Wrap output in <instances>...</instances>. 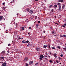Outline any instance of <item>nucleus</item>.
Segmentation results:
<instances>
[{"instance_id":"1","label":"nucleus","mask_w":66,"mask_h":66,"mask_svg":"<svg viewBox=\"0 0 66 66\" xmlns=\"http://www.w3.org/2000/svg\"><path fill=\"white\" fill-rule=\"evenodd\" d=\"M20 29L21 30V31H23L24 29V28L23 27H22L21 28H20Z\"/></svg>"},{"instance_id":"2","label":"nucleus","mask_w":66,"mask_h":66,"mask_svg":"<svg viewBox=\"0 0 66 66\" xmlns=\"http://www.w3.org/2000/svg\"><path fill=\"white\" fill-rule=\"evenodd\" d=\"M6 62H4L2 63V66H6Z\"/></svg>"},{"instance_id":"3","label":"nucleus","mask_w":66,"mask_h":66,"mask_svg":"<svg viewBox=\"0 0 66 66\" xmlns=\"http://www.w3.org/2000/svg\"><path fill=\"white\" fill-rule=\"evenodd\" d=\"M5 53V51H3L1 53V54H4Z\"/></svg>"},{"instance_id":"4","label":"nucleus","mask_w":66,"mask_h":66,"mask_svg":"<svg viewBox=\"0 0 66 66\" xmlns=\"http://www.w3.org/2000/svg\"><path fill=\"white\" fill-rule=\"evenodd\" d=\"M28 60V57H25V59H24V61H27Z\"/></svg>"},{"instance_id":"5","label":"nucleus","mask_w":66,"mask_h":66,"mask_svg":"<svg viewBox=\"0 0 66 66\" xmlns=\"http://www.w3.org/2000/svg\"><path fill=\"white\" fill-rule=\"evenodd\" d=\"M33 12H33V11L32 10H30L29 11V13L30 14H33Z\"/></svg>"},{"instance_id":"6","label":"nucleus","mask_w":66,"mask_h":66,"mask_svg":"<svg viewBox=\"0 0 66 66\" xmlns=\"http://www.w3.org/2000/svg\"><path fill=\"white\" fill-rule=\"evenodd\" d=\"M56 4L57 5H59V6H61V4L60 3H58L57 4Z\"/></svg>"},{"instance_id":"7","label":"nucleus","mask_w":66,"mask_h":66,"mask_svg":"<svg viewBox=\"0 0 66 66\" xmlns=\"http://www.w3.org/2000/svg\"><path fill=\"white\" fill-rule=\"evenodd\" d=\"M40 57H42V58H44V56L43 55H41L40 56Z\"/></svg>"},{"instance_id":"8","label":"nucleus","mask_w":66,"mask_h":66,"mask_svg":"<svg viewBox=\"0 0 66 66\" xmlns=\"http://www.w3.org/2000/svg\"><path fill=\"white\" fill-rule=\"evenodd\" d=\"M22 43H24V44H25L26 43V41L23 40L22 41Z\"/></svg>"},{"instance_id":"9","label":"nucleus","mask_w":66,"mask_h":66,"mask_svg":"<svg viewBox=\"0 0 66 66\" xmlns=\"http://www.w3.org/2000/svg\"><path fill=\"white\" fill-rule=\"evenodd\" d=\"M27 11H30V9L29 8H27L26 9Z\"/></svg>"},{"instance_id":"10","label":"nucleus","mask_w":66,"mask_h":66,"mask_svg":"<svg viewBox=\"0 0 66 66\" xmlns=\"http://www.w3.org/2000/svg\"><path fill=\"white\" fill-rule=\"evenodd\" d=\"M3 18V16H0V19H1V20H2V19Z\"/></svg>"},{"instance_id":"11","label":"nucleus","mask_w":66,"mask_h":66,"mask_svg":"<svg viewBox=\"0 0 66 66\" xmlns=\"http://www.w3.org/2000/svg\"><path fill=\"white\" fill-rule=\"evenodd\" d=\"M36 50H40V49L39 47H36Z\"/></svg>"},{"instance_id":"12","label":"nucleus","mask_w":66,"mask_h":66,"mask_svg":"<svg viewBox=\"0 0 66 66\" xmlns=\"http://www.w3.org/2000/svg\"><path fill=\"white\" fill-rule=\"evenodd\" d=\"M47 47V45H44L43 46V48H46Z\"/></svg>"},{"instance_id":"13","label":"nucleus","mask_w":66,"mask_h":66,"mask_svg":"<svg viewBox=\"0 0 66 66\" xmlns=\"http://www.w3.org/2000/svg\"><path fill=\"white\" fill-rule=\"evenodd\" d=\"M7 52H8V53H10V52H12V51H10V50H9L7 51Z\"/></svg>"},{"instance_id":"14","label":"nucleus","mask_w":66,"mask_h":66,"mask_svg":"<svg viewBox=\"0 0 66 66\" xmlns=\"http://www.w3.org/2000/svg\"><path fill=\"white\" fill-rule=\"evenodd\" d=\"M29 63L30 64H33V61H30V62Z\"/></svg>"},{"instance_id":"15","label":"nucleus","mask_w":66,"mask_h":66,"mask_svg":"<svg viewBox=\"0 0 66 66\" xmlns=\"http://www.w3.org/2000/svg\"><path fill=\"white\" fill-rule=\"evenodd\" d=\"M63 0H59L58 1V2H63Z\"/></svg>"},{"instance_id":"16","label":"nucleus","mask_w":66,"mask_h":66,"mask_svg":"<svg viewBox=\"0 0 66 66\" xmlns=\"http://www.w3.org/2000/svg\"><path fill=\"white\" fill-rule=\"evenodd\" d=\"M52 49H55V47H52Z\"/></svg>"},{"instance_id":"17","label":"nucleus","mask_w":66,"mask_h":66,"mask_svg":"<svg viewBox=\"0 0 66 66\" xmlns=\"http://www.w3.org/2000/svg\"><path fill=\"white\" fill-rule=\"evenodd\" d=\"M64 7H65V5H63V6H62V9H64Z\"/></svg>"},{"instance_id":"18","label":"nucleus","mask_w":66,"mask_h":66,"mask_svg":"<svg viewBox=\"0 0 66 66\" xmlns=\"http://www.w3.org/2000/svg\"><path fill=\"white\" fill-rule=\"evenodd\" d=\"M14 51H15V52H17V51H18V50H14Z\"/></svg>"},{"instance_id":"19","label":"nucleus","mask_w":66,"mask_h":66,"mask_svg":"<svg viewBox=\"0 0 66 66\" xmlns=\"http://www.w3.org/2000/svg\"><path fill=\"white\" fill-rule=\"evenodd\" d=\"M58 11H62V9H61L60 8H59L58 9Z\"/></svg>"},{"instance_id":"20","label":"nucleus","mask_w":66,"mask_h":66,"mask_svg":"<svg viewBox=\"0 0 66 66\" xmlns=\"http://www.w3.org/2000/svg\"><path fill=\"white\" fill-rule=\"evenodd\" d=\"M49 7H52V5H50Z\"/></svg>"},{"instance_id":"21","label":"nucleus","mask_w":66,"mask_h":66,"mask_svg":"<svg viewBox=\"0 0 66 66\" xmlns=\"http://www.w3.org/2000/svg\"><path fill=\"white\" fill-rule=\"evenodd\" d=\"M51 12L52 13V12H53V9L52 10H51Z\"/></svg>"},{"instance_id":"22","label":"nucleus","mask_w":66,"mask_h":66,"mask_svg":"<svg viewBox=\"0 0 66 66\" xmlns=\"http://www.w3.org/2000/svg\"><path fill=\"white\" fill-rule=\"evenodd\" d=\"M5 8H6V7H3V10H5Z\"/></svg>"},{"instance_id":"23","label":"nucleus","mask_w":66,"mask_h":66,"mask_svg":"<svg viewBox=\"0 0 66 66\" xmlns=\"http://www.w3.org/2000/svg\"><path fill=\"white\" fill-rule=\"evenodd\" d=\"M54 56H55V57L56 58V54H54Z\"/></svg>"},{"instance_id":"24","label":"nucleus","mask_w":66,"mask_h":66,"mask_svg":"<svg viewBox=\"0 0 66 66\" xmlns=\"http://www.w3.org/2000/svg\"><path fill=\"white\" fill-rule=\"evenodd\" d=\"M0 59H4V57H0Z\"/></svg>"},{"instance_id":"25","label":"nucleus","mask_w":66,"mask_h":66,"mask_svg":"<svg viewBox=\"0 0 66 66\" xmlns=\"http://www.w3.org/2000/svg\"><path fill=\"white\" fill-rule=\"evenodd\" d=\"M57 47L58 48H59V49H60V46H57Z\"/></svg>"},{"instance_id":"26","label":"nucleus","mask_w":66,"mask_h":66,"mask_svg":"<svg viewBox=\"0 0 66 66\" xmlns=\"http://www.w3.org/2000/svg\"><path fill=\"white\" fill-rule=\"evenodd\" d=\"M49 62L50 63H52V60H50Z\"/></svg>"},{"instance_id":"27","label":"nucleus","mask_w":66,"mask_h":66,"mask_svg":"<svg viewBox=\"0 0 66 66\" xmlns=\"http://www.w3.org/2000/svg\"><path fill=\"white\" fill-rule=\"evenodd\" d=\"M29 42V40H27V41H26V43H28Z\"/></svg>"},{"instance_id":"28","label":"nucleus","mask_w":66,"mask_h":66,"mask_svg":"<svg viewBox=\"0 0 66 66\" xmlns=\"http://www.w3.org/2000/svg\"><path fill=\"white\" fill-rule=\"evenodd\" d=\"M55 33V31H53L52 32V34H54V33Z\"/></svg>"},{"instance_id":"29","label":"nucleus","mask_w":66,"mask_h":66,"mask_svg":"<svg viewBox=\"0 0 66 66\" xmlns=\"http://www.w3.org/2000/svg\"><path fill=\"white\" fill-rule=\"evenodd\" d=\"M25 66H29V64L28 63H26V64Z\"/></svg>"},{"instance_id":"30","label":"nucleus","mask_w":66,"mask_h":66,"mask_svg":"<svg viewBox=\"0 0 66 66\" xmlns=\"http://www.w3.org/2000/svg\"><path fill=\"white\" fill-rule=\"evenodd\" d=\"M9 32V31L8 30H6L5 31V32L6 33H8Z\"/></svg>"},{"instance_id":"31","label":"nucleus","mask_w":66,"mask_h":66,"mask_svg":"<svg viewBox=\"0 0 66 66\" xmlns=\"http://www.w3.org/2000/svg\"><path fill=\"white\" fill-rule=\"evenodd\" d=\"M59 60H62V59L60 57H59Z\"/></svg>"},{"instance_id":"32","label":"nucleus","mask_w":66,"mask_h":66,"mask_svg":"<svg viewBox=\"0 0 66 66\" xmlns=\"http://www.w3.org/2000/svg\"><path fill=\"white\" fill-rule=\"evenodd\" d=\"M63 37H65L66 38V35H63Z\"/></svg>"},{"instance_id":"33","label":"nucleus","mask_w":66,"mask_h":66,"mask_svg":"<svg viewBox=\"0 0 66 66\" xmlns=\"http://www.w3.org/2000/svg\"><path fill=\"white\" fill-rule=\"evenodd\" d=\"M54 6H55V7H56L57 6L55 4L54 5Z\"/></svg>"},{"instance_id":"34","label":"nucleus","mask_w":66,"mask_h":66,"mask_svg":"<svg viewBox=\"0 0 66 66\" xmlns=\"http://www.w3.org/2000/svg\"><path fill=\"white\" fill-rule=\"evenodd\" d=\"M42 58H43L40 57L39 58V59H40V60H42L43 59Z\"/></svg>"},{"instance_id":"35","label":"nucleus","mask_w":66,"mask_h":66,"mask_svg":"<svg viewBox=\"0 0 66 66\" xmlns=\"http://www.w3.org/2000/svg\"><path fill=\"white\" fill-rule=\"evenodd\" d=\"M38 23H40V21H38Z\"/></svg>"},{"instance_id":"36","label":"nucleus","mask_w":66,"mask_h":66,"mask_svg":"<svg viewBox=\"0 0 66 66\" xmlns=\"http://www.w3.org/2000/svg\"><path fill=\"white\" fill-rule=\"evenodd\" d=\"M55 62H56V63H59V62H58V60H56Z\"/></svg>"},{"instance_id":"37","label":"nucleus","mask_w":66,"mask_h":66,"mask_svg":"<svg viewBox=\"0 0 66 66\" xmlns=\"http://www.w3.org/2000/svg\"><path fill=\"white\" fill-rule=\"evenodd\" d=\"M35 19H37V16H35Z\"/></svg>"},{"instance_id":"38","label":"nucleus","mask_w":66,"mask_h":66,"mask_svg":"<svg viewBox=\"0 0 66 66\" xmlns=\"http://www.w3.org/2000/svg\"><path fill=\"white\" fill-rule=\"evenodd\" d=\"M61 6H59V9H60V8H61Z\"/></svg>"},{"instance_id":"39","label":"nucleus","mask_w":66,"mask_h":66,"mask_svg":"<svg viewBox=\"0 0 66 66\" xmlns=\"http://www.w3.org/2000/svg\"><path fill=\"white\" fill-rule=\"evenodd\" d=\"M8 46H11V44H8Z\"/></svg>"},{"instance_id":"40","label":"nucleus","mask_w":66,"mask_h":66,"mask_svg":"<svg viewBox=\"0 0 66 66\" xmlns=\"http://www.w3.org/2000/svg\"><path fill=\"white\" fill-rule=\"evenodd\" d=\"M18 38V39H21V38H20V37H19Z\"/></svg>"},{"instance_id":"41","label":"nucleus","mask_w":66,"mask_h":66,"mask_svg":"<svg viewBox=\"0 0 66 66\" xmlns=\"http://www.w3.org/2000/svg\"><path fill=\"white\" fill-rule=\"evenodd\" d=\"M60 37H63V36L61 35L60 36Z\"/></svg>"},{"instance_id":"42","label":"nucleus","mask_w":66,"mask_h":66,"mask_svg":"<svg viewBox=\"0 0 66 66\" xmlns=\"http://www.w3.org/2000/svg\"><path fill=\"white\" fill-rule=\"evenodd\" d=\"M62 27H63V28H65V26L64 25H63L62 26Z\"/></svg>"},{"instance_id":"43","label":"nucleus","mask_w":66,"mask_h":66,"mask_svg":"<svg viewBox=\"0 0 66 66\" xmlns=\"http://www.w3.org/2000/svg\"><path fill=\"white\" fill-rule=\"evenodd\" d=\"M46 55H48V53H47V52H46Z\"/></svg>"},{"instance_id":"44","label":"nucleus","mask_w":66,"mask_h":66,"mask_svg":"<svg viewBox=\"0 0 66 66\" xmlns=\"http://www.w3.org/2000/svg\"><path fill=\"white\" fill-rule=\"evenodd\" d=\"M60 56H61V57H62V56H63V55H62V54H61V55H60Z\"/></svg>"},{"instance_id":"45","label":"nucleus","mask_w":66,"mask_h":66,"mask_svg":"<svg viewBox=\"0 0 66 66\" xmlns=\"http://www.w3.org/2000/svg\"><path fill=\"white\" fill-rule=\"evenodd\" d=\"M48 47L49 48H50V45H48Z\"/></svg>"},{"instance_id":"46","label":"nucleus","mask_w":66,"mask_h":66,"mask_svg":"<svg viewBox=\"0 0 66 66\" xmlns=\"http://www.w3.org/2000/svg\"><path fill=\"white\" fill-rule=\"evenodd\" d=\"M36 26H39V25L38 24H37L36 25Z\"/></svg>"},{"instance_id":"47","label":"nucleus","mask_w":66,"mask_h":66,"mask_svg":"<svg viewBox=\"0 0 66 66\" xmlns=\"http://www.w3.org/2000/svg\"><path fill=\"white\" fill-rule=\"evenodd\" d=\"M29 29H31V27H29Z\"/></svg>"},{"instance_id":"48","label":"nucleus","mask_w":66,"mask_h":66,"mask_svg":"<svg viewBox=\"0 0 66 66\" xmlns=\"http://www.w3.org/2000/svg\"><path fill=\"white\" fill-rule=\"evenodd\" d=\"M30 45V44L28 43V44L27 45V46H29V45Z\"/></svg>"},{"instance_id":"49","label":"nucleus","mask_w":66,"mask_h":66,"mask_svg":"<svg viewBox=\"0 0 66 66\" xmlns=\"http://www.w3.org/2000/svg\"><path fill=\"white\" fill-rule=\"evenodd\" d=\"M5 4V3H3V5H4Z\"/></svg>"},{"instance_id":"50","label":"nucleus","mask_w":66,"mask_h":66,"mask_svg":"<svg viewBox=\"0 0 66 66\" xmlns=\"http://www.w3.org/2000/svg\"><path fill=\"white\" fill-rule=\"evenodd\" d=\"M46 37V36H44V38H45Z\"/></svg>"},{"instance_id":"51","label":"nucleus","mask_w":66,"mask_h":66,"mask_svg":"<svg viewBox=\"0 0 66 66\" xmlns=\"http://www.w3.org/2000/svg\"><path fill=\"white\" fill-rule=\"evenodd\" d=\"M37 64H38V63H37L35 64V65H37Z\"/></svg>"},{"instance_id":"52","label":"nucleus","mask_w":66,"mask_h":66,"mask_svg":"<svg viewBox=\"0 0 66 66\" xmlns=\"http://www.w3.org/2000/svg\"><path fill=\"white\" fill-rule=\"evenodd\" d=\"M50 54H51V52H50Z\"/></svg>"},{"instance_id":"53","label":"nucleus","mask_w":66,"mask_h":66,"mask_svg":"<svg viewBox=\"0 0 66 66\" xmlns=\"http://www.w3.org/2000/svg\"><path fill=\"white\" fill-rule=\"evenodd\" d=\"M64 50H66V48H64Z\"/></svg>"},{"instance_id":"54","label":"nucleus","mask_w":66,"mask_h":66,"mask_svg":"<svg viewBox=\"0 0 66 66\" xmlns=\"http://www.w3.org/2000/svg\"><path fill=\"white\" fill-rule=\"evenodd\" d=\"M28 34L30 36V34H29V33H28Z\"/></svg>"},{"instance_id":"55","label":"nucleus","mask_w":66,"mask_h":66,"mask_svg":"<svg viewBox=\"0 0 66 66\" xmlns=\"http://www.w3.org/2000/svg\"><path fill=\"white\" fill-rule=\"evenodd\" d=\"M64 25H65L66 26V24H64Z\"/></svg>"},{"instance_id":"56","label":"nucleus","mask_w":66,"mask_h":66,"mask_svg":"<svg viewBox=\"0 0 66 66\" xmlns=\"http://www.w3.org/2000/svg\"><path fill=\"white\" fill-rule=\"evenodd\" d=\"M16 15H17V16H18V13Z\"/></svg>"},{"instance_id":"57","label":"nucleus","mask_w":66,"mask_h":66,"mask_svg":"<svg viewBox=\"0 0 66 66\" xmlns=\"http://www.w3.org/2000/svg\"><path fill=\"white\" fill-rule=\"evenodd\" d=\"M59 64H62V63H59Z\"/></svg>"},{"instance_id":"58","label":"nucleus","mask_w":66,"mask_h":66,"mask_svg":"<svg viewBox=\"0 0 66 66\" xmlns=\"http://www.w3.org/2000/svg\"><path fill=\"white\" fill-rule=\"evenodd\" d=\"M64 20H65V21H66V19H64Z\"/></svg>"},{"instance_id":"59","label":"nucleus","mask_w":66,"mask_h":66,"mask_svg":"<svg viewBox=\"0 0 66 66\" xmlns=\"http://www.w3.org/2000/svg\"><path fill=\"white\" fill-rule=\"evenodd\" d=\"M56 24H58V23H56Z\"/></svg>"},{"instance_id":"60","label":"nucleus","mask_w":66,"mask_h":66,"mask_svg":"<svg viewBox=\"0 0 66 66\" xmlns=\"http://www.w3.org/2000/svg\"><path fill=\"white\" fill-rule=\"evenodd\" d=\"M36 28H38V26H37V27H36Z\"/></svg>"},{"instance_id":"61","label":"nucleus","mask_w":66,"mask_h":66,"mask_svg":"<svg viewBox=\"0 0 66 66\" xmlns=\"http://www.w3.org/2000/svg\"><path fill=\"white\" fill-rule=\"evenodd\" d=\"M55 18H56V16H55Z\"/></svg>"},{"instance_id":"62","label":"nucleus","mask_w":66,"mask_h":66,"mask_svg":"<svg viewBox=\"0 0 66 66\" xmlns=\"http://www.w3.org/2000/svg\"><path fill=\"white\" fill-rule=\"evenodd\" d=\"M44 33H45V31H44Z\"/></svg>"},{"instance_id":"63","label":"nucleus","mask_w":66,"mask_h":66,"mask_svg":"<svg viewBox=\"0 0 66 66\" xmlns=\"http://www.w3.org/2000/svg\"><path fill=\"white\" fill-rule=\"evenodd\" d=\"M23 38H21L22 39H23Z\"/></svg>"},{"instance_id":"64","label":"nucleus","mask_w":66,"mask_h":66,"mask_svg":"<svg viewBox=\"0 0 66 66\" xmlns=\"http://www.w3.org/2000/svg\"><path fill=\"white\" fill-rule=\"evenodd\" d=\"M38 0H35V1H38Z\"/></svg>"}]
</instances>
